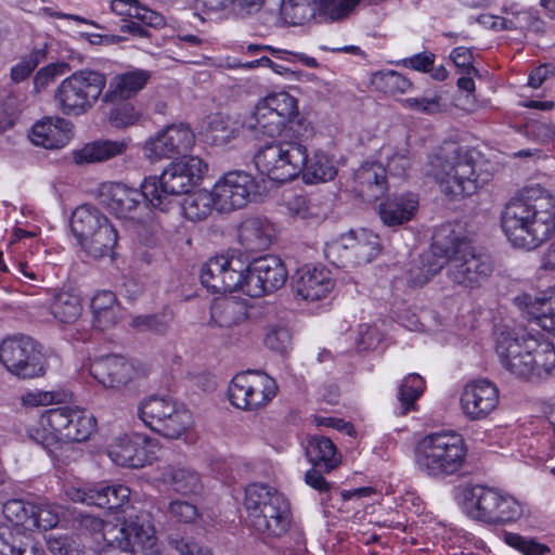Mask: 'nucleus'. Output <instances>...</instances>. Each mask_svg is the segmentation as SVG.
I'll return each instance as SVG.
<instances>
[{"mask_svg":"<svg viewBox=\"0 0 555 555\" xmlns=\"http://www.w3.org/2000/svg\"><path fill=\"white\" fill-rule=\"evenodd\" d=\"M485 162L474 151L446 142L428 155L424 173L433 178L442 193L453 198L474 194L491 179Z\"/></svg>","mask_w":555,"mask_h":555,"instance_id":"2","label":"nucleus"},{"mask_svg":"<svg viewBox=\"0 0 555 555\" xmlns=\"http://www.w3.org/2000/svg\"><path fill=\"white\" fill-rule=\"evenodd\" d=\"M50 311L60 323L72 324L82 313L81 300L78 295L72 292H59L50 305Z\"/></svg>","mask_w":555,"mask_h":555,"instance_id":"43","label":"nucleus"},{"mask_svg":"<svg viewBox=\"0 0 555 555\" xmlns=\"http://www.w3.org/2000/svg\"><path fill=\"white\" fill-rule=\"evenodd\" d=\"M372 82L379 91L390 95L404 94L412 88V82L395 70H383L374 74Z\"/></svg>","mask_w":555,"mask_h":555,"instance_id":"48","label":"nucleus"},{"mask_svg":"<svg viewBox=\"0 0 555 555\" xmlns=\"http://www.w3.org/2000/svg\"><path fill=\"white\" fill-rule=\"evenodd\" d=\"M68 69L65 63H51L40 68L34 77V86L36 92H41L49 87L59 76H62Z\"/></svg>","mask_w":555,"mask_h":555,"instance_id":"62","label":"nucleus"},{"mask_svg":"<svg viewBox=\"0 0 555 555\" xmlns=\"http://www.w3.org/2000/svg\"><path fill=\"white\" fill-rule=\"evenodd\" d=\"M216 209V196L211 190H199L188 194L182 203L184 217L193 222L206 219Z\"/></svg>","mask_w":555,"mask_h":555,"instance_id":"42","label":"nucleus"},{"mask_svg":"<svg viewBox=\"0 0 555 555\" xmlns=\"http://www.w3.org/2000/svg\"><path fill=\"white\" fill-rule=\"evenodd\" d=\"M162 479L177 493L183 495L197 494L202 490L199 475L189 467L167 466L162 474Z\"/></svg>","mask_w":555,"mask_h":555,"instance_id":"38","label":"nucleus"},{"mask_svg":"<svg viewBox=\"0 0 555 555\" xmlns=\"http://www.w3.org/2000/svg\"><path fill=\"white\" fill-rule=\"evenodd\" d=\"M95 425L94 416L86 410L64 405L44 411L38 422L27 428V436L52 453L62 442L87 440Z\"/></svg>","mask_w":555,"mask_h":555,"instance_id":"4","label":"nucleus"},{"mask_svg":"<svg viewBox=\"0 0 555 555\" xmlns=\"http://www.w3.org/2000/svg\"><path fill=\"white\" fill-rule=\"evenodd\" d=\"M99 555H159L151 514L129 513L122 537L116 542H105Z\"/></svg>","mask_w":555,"mask_h":555,"instance_id":"12","label":"nucleus"},{"mask_svg":"<svg viewBox=\"0 0 555 555\" xmlns=\"http://www.w3.org/2000/svg\"><path fill=\"white\" fill-rule=\"evenodd\" d=\"M275 380L262 372H243L235 375L229 386V398L242 410H257L264 406L276 395Z\"/></svg>","mask_w":555,"mask_h":555,"instance_id":"14","label":"nucleus"},{"mask_svg":"<svg viewBox=\"0 0 555 555\" xmlns=\"http://www.w3.org/2000/svg\"><path fill=\"white\" fill-rule=\"evenodd\" d=\"M139 416L155 433L178 439L192 425V415L182 405L166 397L152 396L139 406Z\"/></svg>","mask_w":555,"mask_h":555,"instance_id":"11","label":"nucleus"},{"mask_svg":"<svg viewBox=\"0 0 555 555\" xmlns=\"http://www.w3.org/2000/svg\"><path fill=\"white\" fill-rule=\"evenodd\" d=\"M304 180L307 183L325 182L334 179L337 169L324 152L318 151L312 157L307 155V162L302 170Z\"/></svg>","mask_w":555,"mask_h":555,"instance_id":"44","label":"nucleus"},{"mask_svg":"<svg viewBox=\"0 0 555 555\" xmlns=\"http://www.w3.org/2000/svg\"><path fill=\"white\" fill-rule=\"evenodd\" d=\"M361 0H320L322 14L333 21L346 17Z\"/></svg>","mask_w":555,"mask_h":555,"instance_id":"61","label":"nucleus"},{"mask_svg":"<svg viewBox=\"0 0 555 555\" xmlns=\"http://www.w3.org/2000/svg\"><path fill=\"white\" fill-rule=\"evenodd\" d=\"M117 240V230L107 219L90 237L82 241L80 246L89 256L102 258L113 253Z\"/></svg>","mask_w":555,"mask_h":555,"instance_id":"39","label":"nucleus"},{"mask_svg":"<svg viewBox=\"0 0 555 555\" xmlns=\"http://www.w3.org/2000/svg\"><path fill=\"white\" fill-rule=\"evenodd\" d=\"M466 456L464 439L452 431L428 434L414 449L418 469L437 479H444L459 473L465 464Z\"/></svg>","mask_w":555,"mask_h":555,"instance_id":"6","label":"nucleus"},{"mask_svg":"<svg viewBox=\"0 0 555 555\" xmlns=\"http://www.w3.org/2000/svg\"><path fill=\"white\" fill-rule=\"evenodd\" d=\"M108 218L90 205L77 207L70 219V229L79 244L90 237Z\"/></svg>","mask_w":555,"mask_h":555,"instance_id":"37","label":"nucleus"},{"mask_svg":"<svg viewBox=\"0 0 555 555\" xmlns=\"http://www.w3.org/2000/svg\"><path fill=\"white\" fill-rule=\"evenodd\" d=\"M151 79V73L145 69L116 74L108 82V88L102 96L103 103H116L134 98Z\"/></svg>","mask_w":555,"mask_h":555,"instance_id":"26","label":"nucleus"},{"mask_svg":"<svg viewBox=\"0 0 555 555\" xmlns=\"http://www.w3.org/2000/svg\"><path fill=\"white\" fill-rule=\"evenodd\" d=\"M515 300L543 330L555 334V287L540 295L522 294Z\"/></svg>","mask_w":555,"mask_h":555,"instance_id":"28","label":"nucleus"},{"mask_svg":"<svg viewBox=\"0 0 555 555\" xmlns=\"http://www.w3.org/2000/svg\"><path fill=\"white\" fill-rule=\"evenodd\" d=\"M247 306L234 297H222L214 300L210 307V320L220 327L234 326L246 319Z\"/></svg>","mask_w":555,"mask_h":555,"instance_id":"35","label":"nucleus"},{"mask_svg":"<svg viewBox=\"0 0 555 555\" xmlns=\"http://www.w3.org/2000/svg\"><path fill=\"white\" fill-rule=\"evenodd\" d=\"M242 282L237 291H242L249 297H261L264 294L270 293L264 284L260 272L256 267L255 262L250 266L245 263V270L242 272Z\"/></svg>","mask_w":555,"mask_h":555,"instance_id":"56","label":"nucleus"},{"mask_svg":"<svg viewBox=\"0 0 555 555\" xmlns=\"http://www.w3.org/2000/svg\"><path fill=\"white\" fill-rule=\"evenodd\" d=\"M92 325L99 331L114 327L120 315V307L111 291L98 292L91 300Z\"/></svg>","mask_w":555,"mask_h":555,"instance_id":"31","label":"nucleus"},{"mask_svg":"<svg viewBox=\"0 0 555 555\" xmlns=\"http://www.w3.org/2000/svg\"><path fill=\"white\" fill-rule=\"evenodd\" d=\"M1 555H44L43 548L25 531L1 534Z\"/></svg>","mask_w":555,"mask_h":555,"instance_id":"41","label":"nucleus"},{"mask_svg":"<svg viewBox=\"0 0 555 555\" xmlns=\"http://www.w3.org/2000/svg\"><path fill=\"white\" fill-rule=\"evenodd\" d=\"M423 390L424 380L418 374H410L403 379L398 397L403 414L414 409V403L423 393Z\"/></svg>","mask_w":555,"mask_h":555,"instance_id":"52","label":"nucleus"},{"mask_svg":"<svg viewBox=\"0 0 555 555\" xmlns=\"http://www.w3.org/2000/svg\"><path fill=\"white\" fill-rule=\"evenodd\" d=\"M209 133L212 143L216 145L228 144L237 135L236 129L221 116H215L210 120Z\"/></svg>","mask_w":555,"mask_h":555,"instance_id":"59","label":"nucleus"},{"mask_svg":"<svg viewBox=\"0 0 555 555\" xmlns=\"http://www.w3.org/2000/svg\"><path fill=\"white\" fill-rule=\"evenodd\" d=\"M501 227L514 247L535 249L555 230V198L539 185L525 188L504 206Z\"/></svg>","mask_w":555,"mask_h":555,"instance_id":"1","label":"nucleus"},{"mask_svg":"<svg viewBox=\"0 0 555 555\" xmlns=\"http://www.w3.org/2000/svg\"><path fill=\"white\" fill-rule=\"evenodd\" d=\"M195 142V134L184 124L170 125L150 137L143 146L146 158L152 162L171 158L188 152Z\"/></svg>","mask_w":555,"mask_h":555,"instance_id":"17","label":"nucleus"},{"mask_svg":"<svg viewBox=\"0 0 555 555\" xmlns=\"http://www.w3.org/2000/svg\"><path fill=\"white\" fill-rule=\"evenodd\" d=\"M347 242L353 257V264L371 262L379 253V237L365 229L347 233Z\"/></svg>","mask_w":555,"mask_h":555,"instance_id":"36","label":"nucleus"},{"mask_svg":"<svg viewBox=\"0 0 555 555\" xmlns=\"http://www.w3.org/2000/svg\"><path fill=\"white\" fill-rule=\"evenodd\" d=\"M268 108L276 114L285 124L292 122L297 115V100L287 92L272 93L260 100Z\"/></svg>","mask_w":555,"mask_h":555,"instance_id":"49","label":"nucleus"},{"mask_svg":"<svg viewBox=\"0 0 555 555\" xmlns=\"http://www.w3.org/2000/svg\"><path fill=\"white\" fill-rule=\"evenodd\" d=\"M529 333H518L512 330H502L496 338V354L501 365L511 374L527 378L529 374L528 360Z\"/></svg>","mask_w":555,"mask_h":555,"instance_id":"19","label":"nucleus"},{"mask_svg":"<svg viewBox=\"0 0 555 555\" xmlns=\"http://www.w3.org/2000/svg\"><path fill=\"white\" fill-rule=\"evenodd\" d=\"M99 203L113 216L122 221L137 223L141 220L145 208L144 201L147 195L140 185V190L129 188L121 183L106 182L99 188Z\"/></svg>","mask_w":555,"mask_h":555,"instance_id":"15","label":"nucleus"},{"mask_svg":"<svg viewBox=\"0 0 555 555\" xmlns=\"http://www.w3.org/2000/svg\"><path fill=\"white\" fill-rule=\"evenodd\" d=\"M499 404V389L488 379L467 384L461 395V408L470 421L486 418Z\"/></svg>","mask_w":555,"mask_h":555,"instance_id":"20","label":"nucleus"},{"mask_svg":"<svg viewBox=\"0 0 555 555\" xmlns=\"http://www.w3.org/2000/svg\"><path fill=\"white\" fill-rule=\"evenodd\" d=\"M417 205L418 202L413 195L399 196L380 203L378 214L384 224L397 227L413 218Z\"/></svg>","mask_w":555,"mask_h":555,"instance_id":"33","label":"nucleus"},{"mask_svg":"<svg viewBox=\"0 0 555 555\" xmlns=\"http://www.w3.org/2000/svg\"><path fill=\"white\" fill-rule=\"evenodd\" d=\"M44 57L46 52L41 49L30 52L14 67H12L11 78L16 82L25 80L31 74V72L44 60Z\"/></svg>","mask_w":555,"mask_h":555,"instance_id":"60","label":"nucleus"},{"mask_svg":"<svg viewBox=\"0 0 555 555\" xmlns=\"http://www.w3.org/2000/svg\"><path fill=\"white\" fill-rule=\"evenodd\" d=\"M0 362L9 373L27 379L46 373V361L39 345L28 336L5 338L0 345Z\"/></svg>","mask_w":555,"mask_h":555,"instance_id":"13","label":"nucleus"},{"mask_svg":"<svg viewBox=\"0 0 555 555\" xmlns=\"http://www.w3.org/2000/svg\"><path fill=\"white\" fill-rule=\"evenodd\" d=\"M306 454L314 466L322 467L325 472L335 469L341 461L334 442L324 436L308 438Z\"/></svg>","mask_w":555,"mask_h":555,"instance_id":"34","label":"nucleus"},{"mask_svg":"<svg viewBox=\"0 0 555 555\" xmlns=\"http://www.w3.org/2000/svg\"><path fill=\"white\" fill-rule=\"evenodd\" d=\"M273 225L266 219L250 218L245 220L238 232L241 243L251 251L267 249L274 237Z\"/></svg>","mask_w":555,"mask_h":555,"instance_id":"32","label":"nucleus"},{"mask_svg":"<svg viewBox=\"0 0 555 555\" xmlns=\"http://www.w3.org/2000/svg\"><path fill=\"white\" fill-rule=\"evenodd\" d=\"M464 508L472 519L491 526L517 522L525 514L522 503L515 496L480 485L466 490Z\"/></svg>","mask_w":555,"mask_h":555,"instance_id":"9","label":"nucleus"},{"mask_svg":"<svg viewBox=\"0 0 555 555\" xmlns=\"http://www.w3.org/2000/svg\"><path fill=\"white\" fill-rule=\"evenodd\" d=\"M106 82L102 72L90 68L76 70L55 89V107L65 116H82L102 99Z\"/></svg>","mask_w":555,"mask_h":555,"instance_id":"8","label":"nucleus"},{"mask_svg":"<svg viewBox=\"0 0 555 555\" xmlns=\"http://www.w3.org/2000/svg\"><path fill=\"white\" fill-rule=\"evenodd\" d=\"M127 150V140H100L87 144L77 153L76 159L85 163L104 162L125 154Z\"/></svg>","mask_w":555,"mask_h":555,"instance_id":"40","label":"nucleus"},{"mask_svg":"<svg viewBox=\"0 0 555 555\" xmlns=\"http://www.w3.org/2000/svg\"><path fill=\"white\" fill-rule=\"evenodd\" d=\"M505 542L521 552L524 555H548L551 553L550 547L545 544L538 543L531 539H526L517 533H506Z\"/></svg>","mask_w":555,"mask_h":555,"instance_id":"58","label":"nucleus"},{"mask_svg":"<svg viewBox=\"0 0 555 555\" xmlns=\"http://www.w3.org/2000/svg\"><path fill=\"white\" fill-rule=\"evenodd\" d=\"M331 272L324 267L302 266L293 276L294 292L305 300H320L333 289Z\"/></svg>","mask_w":555,"mask_h":555,"instance_id":"24","label":"nucleus"},{"mask_svg":"<svg viewBox=\"0 0 555 555\" xmlns=\"http://www.w3.org/2000/svg\"><path fill=\"white\" fill-rule=\"evenodd\" d=\"M307 162V147L299 140H278L260 146L254 155L258 171L276 182L297 178Z\"/></svg>","mask_w":555,"mask_h":555,"instance_id":"10","label":"nucleus"},{"mask_svg":"<svg viewBox=\"0 0 555 555\" xmlns=\"http://www.w3.org/2000/svg\"><path fill=\"white\" fill-rule=\"evenodd\" d=\"M264 345L275 352L286 353L292 346L289 330L284 326L269 328L264 338Z\"/></svg>","mask_w":555,"mask_h":555,"instance_id":"63","label":"nucleus"},{"mask_svg":"<svg viewBox=\"0 0 555 555\" xmlns=\"http://www.w3.org/2000/svg\"><path fill=\"white\" fill-rule=\"evenodd\" d=\"M258 184L255 178L245 171H230L214 185L216 210L230 212L245 207L256 197Z\"/></svg>","mask_w":555,"mask_h":555,"instance_id":"16","label":"nucleus"},{"mask_svg":"<svg viewBox=\"0 0 555 555\" xmlns=\"http://www.w3.org/2000/svg\"><path fill=\"white\" fill-rule=\"evenodd\" d=\"M90 374L104 388L118 390L132 380L135 369L122 356L105 354L91 362Z\"/></svg>","mask_w":555,"mask_h":555,"instance_id":"22","label":"nucleus"},{"mask_svg":"<svg viewBox=\"0 0 555 555\" xmlns=\"http://www.w3.org/2000/svg\"><path fill=\"white\" fill-rule=\"evenodd\" d=\"M354 191L365 201H377L387 191L386 169L379 163H364L353 175Z\"/></svg>","mask_w":555,"mask_h":555,"instance_id":"27","label":"nucleus"},{"mask_svg":"<svg viewBox=\"0 0 555 555\" xmlns=\"http://www.w3.org/2000/svg\"><path fill=\"white\" fill-rule=\"evenodd\" d=\"M112 9L119 15L137 18L146 24H153L159 18L155 12L142 5L138 0H113Z\"/></svg>","mask_w":555,"mask_h":555,"instance_id":"51","label":"nucleus"},{"mask_svg":"<svg viewBox=\"0 0 555 555\" xmlns=\"http://www.w3.org/2000/svg\"><path fill=\"white\" fill-rule=\"evenodd\" d=\"M30 520L33 525H29V530L35 529L49 530L54 528L60 520L56 507L49 503L31 504Z\"/></svg>","mask_w":555,"mask_h":555,"instance_id":"54","label":"nucleus"},{"mask_svg":"<svg viewBox=\"0 0 555 555\" xmlns=\"http://www.w3.org/2000/svg\"><path fill=\"white\" fill-rule=\"evenodd\" d=\"M141 116V112L132 103L122 102L109 111L108 121L116 129H125L137 125Z\"/></svg>","mask_w":555,"mask_h":555,"instance_id":"55","label":"nucleus"},{"mask_svg":"<svg viewBox=\"0 0 555 555\" xmlns=\"http://www.w3.org/2000/svg\"><path fill=\"white\" fill-rule=\"evenodd\" d=\"M312 0H283L280 14L288 25H302L314 16Z\"/></svg>","mask_w":555,"mask_h":555,"instance_id":"46","label":"nucleus"},{"mask_svg":"<svg viewBox=\"0 0 555 555\" xmlns=\"http://www.w3.org/2000/svg\"><path fill=\"white\" fill-rule=\"evenodd\" d=\"M155 441L138 436L134 439L124 436L117 438L109 447L108 455L120 466L139 468L150 464L155 457Z\"/></svg>","mask_w":555,"mask_h":555,"instance_id":"21","label":"nucleus"},{"mask_svg":"<svg viewBox=\"0 0 555 555\" xmlns=\"http://www.w3.org/2000/svg\"><path fill=\"white\" fill-rule=\"evenodd\" d=\"M254 262L270 293L280 289L285 284L288 273L279 257L268 255L256 259Z\"/></svg>","mask_w":555,"mask_h":555,"instance_id":"45","label":"nucleus"},{"mask_svg":"<svg viewBox=\"0 0 555 555\" xmlns=\"http://www.w3.org/2000/svg\"><path fill=\"white\" fill-rule=\"evenodd\" d=\"M72 128V122L65 118L44 117L31 127L29 139L44 149H61L68 143Z\"/></svg>","mask_w":555,"mask_h":555,"instance_id":"25","label":"nucleus"},{"mask_svg":"<svg viewBox=\"0 0 555 555\" xmlns=\"http://www.w3.org/2000/svg\"><path fill=\"white\" fill-rule=\"evenodd\" d=\"M48 547L53 555H83L79 544L66 535H51L48 539Z\"/></svg>","mask_w":555,"mask_h":555,"instance_id":"64","label":"nucleus"},{"mask_svg":"<svg viewBox=\"0 0 555 555\" xmlns=\"http://www.w3.org/2000/svg\"><path fill=\"white\" fill-rule=\"evenodd\" d=\"M207 164L198 156H184L170 163L159 177L150 176L142 182L149 205L168 211L175 198L186 194L207 172Z\"/></svg>","mask_w":555,"mask_h":555,"instance_id":"5","label":"nucleus"},{"mask_svg":"<svg viewBox=\"0 0 555 555\" xmlns=\"http://www.w3.org/2000/svg\"><path fill=\"white\" fill-rule=\"evenodd\" d=\"M168 544L178 555H214L209 545L193 537L172 534L168 539Z\"/></svg>","mask_w":555,"mask_h":555,"instance_id":"53","label":"nucleus"},{"mask_svg":"<svg viewBox=\"0 0 555 555\" xmlns=\"http://www.w3.org/2000/svg\"><path fill=\"white\" fill-rule=\"evenodd\" d=\"M79 524L83 529L90 532L101 533L104 542L119 541L126 530V519L122 524H113L103 521L101 518L93 515H81Z\"/></svg>","mask_w":555,"mask_h":555,"instance_id":"47","label":"nucleus"},{"mask_svg":"<svg viewBox=\"0 0 555 555\" xmlns=\"http://www.w3.org/2000/svg\"><path fill=\"white\" fill-rule=\"evenodd\" d=\"M245 508L250 525L266 537H281L292 522L288 501L274 488L251 483L245 490Z\"/></svg>","mask_w":555,"mask_h":555,"instance_id":"7","label":"nucleus"},{"mask_svg":"<svg viewBox=\"0 0 555 555\" xmlns=\"http://www.w3.org/2000/svg\"><path fill=\"white\" fill-rule=\"evenodd\" d=\"M347 241L346 233L325 245V257L336 267L354 266L352 253L349 249V243H346Z\"/></svg>","mask_w":555,"mask_h":555,"instance_id":"57","label":"nucleus"},{"mask_svg":"<svg viewBox=\"0 0 555 555\" xmlns=\"http://www.w3.org/2000/svg\"><path fill=\"white\" fill-rule=\"evenodd\" d=\"M434 246L446 258V275L463 289L480 287L493 272L488 255L477 253L470 242L451 224L442 225L434 235Z\"/></svg>","mask_w":555,"mask_h":555,"instance_id":"3","label":"nucleus"},{"mask_svg":"<svg viewBox=\"0 0 555 555\" xmlns=\"http://www.w3.org/2000/svg\"><path fill=\"white\" fill-rule=\"evenodd\" d=\"M66 495L73 502L101 508L118 509L128 502L130 489L124 485L99 483L90 488L68 487Z\"/></svg>","mask_w":555,"mask_h":555,"instance_id":"23","label":"nucleus"},{"mask_svg":"<svg viewBox=\"0 0 555 555\" xmlns=\"http://www.w3.org/2000/svg\"><path fill=\"white\" fill-rule=\"evenodd\" d=\"M530 358L527 378H545L555 370V346L543 336L529 334Z\"/></svg>","mask_w":555,"mask_h":555,"instance_id":"29","label":"nucleus"},{"mask_svg":"<svg viewBox=\"0 0 555 555\" xmlns=\"http://www.w3.org/2000/svg\"><path fill=\"white\" fill-rule=\"evenodd\" d=\"M2 513L5 519L15 527L12 532H16L21 528L28 531L29 525H33V520H30L31 503L10 500L3 504Z\"/></svg>","mask_w":555,"mask_h":555,"instance_id":"50","label":"nucleus"},{"mask_svg":"<svg viewBox=\"0 0 555 555\" xmlns=\"http://www.w3.org/2000/svg\"><path fill=\"white\" fill-rule=\"evenodd\" d=\"M245 262L238 258L217 256L210 258L201 270V282L212 293H232L237 291Z\"/></svg>","mask_w":555,"mask_h":555,"instance_id":"18","label":"nucleus"},{"mask_svg":"<svg viewBox=\"0 0 555 555\" xmlns=\"http://www.w3.org/2000/svg\"><path fill=\"white\" fill-rule=\"evenodd\" d=\"M285 126L286 124L260 101L243 121V127L256 137L274 138L282 133Z\"/></svg>","mask_w":555,"mask_h":555,"instance_id":"30","label":"nucleus"}]
</instances>
